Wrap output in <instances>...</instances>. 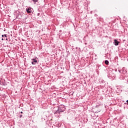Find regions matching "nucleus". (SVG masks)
<instances>
[{"label": "nucleus", "instance_id": "f257e3e1", "mask_svg": "<svg viewBox=\"0 0 128 128\" xmlns=\"http://www.w3.org/2000/svg\"><path fill=\"white\" fill-rule=\"evenodd\" d=\"M32 60H33L32 62V64H36V62H38V60H36V58L32 59Z\"/></svg>", "mask_w": 128, "mask_h": 128}, {"label": "nucleus", "instance_id": "1a4fd4ad", "mask_svg": "<svg viewBox=\"0 0 128 128\" xmlns=\"http://www.w3.org/2000/svg\"><path fill=\"white\" fill-rule=\"evenodd\" d=\"M126 102H128V100H126Z\"/></svg>", "mask_w": 128, "mask_h": 128}, {"label": "nucleus", "instance_id": "423d86ee", "mask_svg": "<svg viewBox=\"0 0 128 128\" xmlns=\"http://www.w3.org/2000/svg\"><path fill=\"white\" fill-rule=\"evenodd\" d=\"M4 36H5V38H6V34H4Z\"/></svg>", "mask_w": 128, "mask_h": 128}, {"label": "nucleus", "instance_id": "f03ea898", "mask_svg": "<svg viewBox=\"0 0 128 128\" xmlns=\"http://www.w3.org/2000/svg\"><path fill=\"white\" fill-rule=\"evenodd\" d=\"M26 11H27V12L28 14H31L32 12V9L30 8H28L27 10H26Z\"/></svg>", "mask_w": 128, "mask_h": 128}, {"label": "nucleus", "instance_id": "7ed1b4c3", "mask_svg": "<svg viewBox=\"0 0 128 128\" xmlns=\"http://www.w3.org/2000/svg\"><path fill=\"white\" fill-rule=\"evenodd\" d=\"M114 44L115 46H118V42L116 40H114Z\"/></svg>", "mask_w": 128, "mask_h": 128}, {"label": "nucleus", "instance_id": "20e7f679", "mask_svg": "<svg viewBox=\"0 0 128 128\" xmlns=\"http://www.w3.org/2000/svg\"><path fill=\"white\" fill-rule=\"evenodd\" d=\"M104 63L106 64H108L109 62L107 60H105Z\"/></svg>", "mask_w": 128, "mask_h": 128}, {"label": "nucleus", "instance_id": "39448f33", "mask_svg": "<svg viewBox=\"0 0 128 128\" xmlns=\"http://www.w3.org/2000/svg\"><path fill=\"white\" fill-rule=\"evenodd\" d=\"M32 2H34V4H36V2H38V0H32Z\"/></svg>", "mask_w": 128, "mask_h": 128}, {"label": "nucleus", "instance_id": "0eeeda50", "mask_svg": "<svg viewBox=\"0 0 128 128\" xmlns=\"http://www.w3.org/2000/svg\"><path fill=\"white\" fill-rule=\"evenodd\" d=\"M4 35H2V37L4 38Z\"/></svg>", "mask_w": 128, "mask_h": 128}, {"label": "nucleus", "instance_id": "6e6552de", "mask_svg": "<svg viewBox=\"0 0 128 128\" xmlns=\"http://www.w3.org/2000/svg\"><path fill=\"white\" fill-rule=\"evenodd\" d=\"M2 40H4V38H2Z\"/></svg>", "mask_w": 128, "mask_h": 128}, {"label": "nucleus", "instance_id": "9d476101", "mask_svg": "<svg viewBox=\"0 0 128 128\" xmlns=\"http://www.w3.org/2000/svg\"><path fill=\"white\" fill-rule=\"evenodd\" d=\"M20 114H22V112H20Z\"/></svg>", "mask_w": 128, "mask_h": 128}, {"label": "nucleus", "instance_id": "9b49d317", "mask_svg": "<svg viewBox=\"0 0 128 128\" xmlns=\"http://www.w3.org/2000/svg\"><path fill=\"white\" fill-rule=\"evenodd\" d=\"M6 40H8V38H6Z\"/></svg>", "mask_w": 128, "mask_h": 128}]
</instances>
